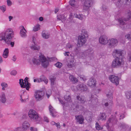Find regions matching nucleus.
I'll return each mask as SVG.
<instances>
[{"label":"nucleus","mask_w":131,"mask_h":131,"mask_svg":"<svg viewBox=\"0 0 131 131\" xmlns=\"http://www.w3.org/2000/svg\"><path fill=\"white\" fill-rule=\"evenodd\" d=\"M39 59L36 58H32V61L33 64L37 66L40 64V62H41L42 66L44 68L47 67V65L48 64L47 62L46 63H44L45 62L44 60H46V57L43 55H41L39 56Z\"/></svg>","instance_id":"obj_1"},{"label":"nucleus","mask_w":131,"mask_h":131,"mask_svg":"<svg viewBox=\"0 0 131 131\" xmlns=\"http://www.w3.org/2000/svg\"><path fill=\"white\" fill-rule=\"evenodd\" d=\"M13 32L12 29L8 28L0 33V41H4L5 43L10 38H11V35Z\"/></svg>","instance_id":"obj_2"},{"label":"nucleus","mask_w":131,"mask_h":131,"mask_svg":"<svg viewBox=\"0 0 131 131\" xmlns=\"http://www.w3.org/2000/svg\"><path fill=\"white\" fill-rule=\"evenodd\" d=\"M115 58L112 62L111 66L112 67L117 68L119 67H122L124 63L123 59L121 58H118V57Z\"/></svg>","instance_id":"obj_3"},{"label":"nucleus","mask_w":131,"mask_h":131,"mask_svg":"<svg viewBox=\"0 0 131 131\" xmlns=\"http://www.w3.org/2000/svg\"><path fill=\"white\" fill-rule=\"evenodd\" d=\"M36 111L33 110H30L28 113V115L31 119L35 120L36 121H39L41 119L40 117L36 114Z\"/></svg>","instance_id":"obj_4"},{"label":"nucleus","mask_w":131,"mask_h":131,"mask_svg":"<svg viewBox=\"0 0 131 131\" xmlns=\"http://www.w3.org/2000/svg\"><path fill=\"white\" fill-rule=\"evenodd\" d=\"M123 50L119 49H115L113 51L112 55L114 58L118 57L123 59L124 56L122 55Z\"/></svg>","instance_id":"obj_5"},{"label":"nucleus","mask_w":131,"mask_h":131,"mask_svg":"<svg viewBox=\"0 0 131 131\" xmlns=\"http://www.w3.org/2000/svg\"><path fill=\"white\" fill-rule=\"evenodd\" d=\"M45 92L43 91L38 90L35 92L34 94L35 97L37 101H40L43 98Z\"/></svg>","instance_id":"obj_6"},{"label":"nucleus","mask_w":131,"mask_h":131,"mask_svg":"<svg viewBox=\"0 0 131 131\" xmlns=\"http://www.w3.org/2000/svg\"><path fill=\"white\" fill-rule=\"evenodd\" d=\"M88 37H85L84 36L79 35L78 37L77 46L78 47H81L85 43L86 41V38Z\"/></svg>","instance_id":"obj_7"},{"label":"nucleus","mask_w":131,"mask_h":131,"mask_svg":"<svg viewBox=\"0 0 131 131\" xmlns=\"http://www.w3.org/2000/svg\"><path fill=\"white\" fill-rule=\"evenodd\" d=\"M29 126L30 125L28 122L25 121L22 124V127H17L15 129L14 131H23V130H27L29 127Z\"/></svg>","instance_id":"obj_8"},{"label":"nucleus","mask_w":131,"mask_h":131,"mask_svg":"<svg viewBox=\"0 0 131 131\" xmlns=\"http://www.w3.org/2000/svg\"><path fill=\"white\" fill-rule=\"evenodd\" d=\"M109 79L114 84L117 85L119 84V78L118 76L111 75L109 76Z\"/></svg>","instance_id":"obj_9"},{"label":"nucleus","mask_w":131,"mask_h":131,"mask_svg":"<svg viewBox=\"0 0 131 131\" xmlns=\"http://www.w3.org/2000/svg\"><path fill=\"white\" fill-rule=\"evenodd\" d=\"M118 42V41L117 39L112 38L109 39L107 43L109 47L111 48L114 47L116 46Z\"/></svg>","instance_id":"obj_10"},{"label":"nucleus","mask_w":131,"mask_h":131,"mask_svg":"<svg viewBox=\"0 0 131 131\" xmlns=\"http://www.w3.org/2000/svg\"><path fill=\"white\" fill-rule=\"evenodd\" d=\"M77 99L78 103L79 104H84L86 101L85 97L84 95L77 96Z\"/></svg>","instance_id":"obj_11"},{"label":"nucleus","mask_w":131,"mask_h":131,"mask_svg":"<svg viewBox=\"0 0 131 131\" xmlns=\"http://www.w3.org/2000/svg\"><path fill=\"white\" fill-rule=\"evenodd\" d=\"M100 42L102 45H105L107 44L108 42L107 37L105 35H103L100 37L99 39Z\"/></svg>","instance_id":"obj_12"},{"label":"nucleus","mask_w":131,"mask_h":131,"mask_svg":"<svg viewBox=\"0 0 131 131\" xmlns=\"http://www.w3.org/2000/svg\"><path fill=\"white\" fill-rule=\"evenodd\" d=\"M96 81L95 79L93 77L91 78L88 82V85L92 88L96 86Z\"/></svg>","instance_id":"obj_13"},{"label":"nucleus","mask_w":131,"mask_h":131,"mask_svg":"<svg viewBox=\"0 0 131 131\" xmlns=\"http://www.w3.org/2000/svg\"><path fill=\"white\" fill-rule=\"evenodd\" d=\"M14 32L13 33H12V35H11V38H10L9 39H8L5 42L8 45H10L12 47L14 46L15 44L14 41H13L12 40V39L14 37Z\"/></svg>","instance_id":"obj_14"},{"label":"nucleus","mask_w":131,"mask_h":131,"mask_svg":"<svg viewBox=\"0 0 131 131\" xmlns=\"http://www.w3.org/2000/svg\"><path fill=\"white\" fill-rule=\"evenodd\" d=\"M77 88L79 90L81 91L82 92L84 91H86L87 90V87L86 86L82 83L78 85L77 86Z\"/></svg>","instance_id":"obj_15"},{"label":"nucleus","mask_w":131,"mask_h":131,"mask_svg":"<svg viewBox=\"0 0 131 131\" xmlns=\"http://www.w3.org/2000/svg\"><path fill=\"white\" fill-rule=\"evenodd\" d=\"M21 27L22 29L20 31V35L22 37L25 38L27 37V35L26 33L27 31L23 26H21Z\"/></svg>","instance_id":"obj_16"},{"label":"nucleus","mask_w":131,"mask_h":131,"mask_svg":"<svg viewBox=\"0 0 131 131\" xmlns=\"http://www.w3.org/2000/svg\"><path fill=\"white\" fill-rule=\"evenodd\" d=\"M47 57L48 59L46 57V60H44V61H45V62H44V63H46V62H47V63H48V64L47 65V67L49 65V62H52L53 61H55L57 59V58L55 57L49 58L48 57Z\"/></svg>","instance_id":"obj_17"},{"label":"nucleus","mask_w":131,"mask_h":131,"mask_svg":"<svg viewBox=\"0 0 131 131\" xmlns=\"http://www.w3.org/2000/svg\"><path fill=\"white\" fill-rule=\"evenodd\" d=\"M76 118L78 122H79L80 124H82L84 123V119L82 115H78L77 117L76 116Z\"/></svg>","instance_id":"obj_18"},{"label":"nucleus","mask_w":131,"mask_h":131,"mask_svg":"<svg viewBox=\"0 0 131 131\" xmlns=\"http://www.w3.org/2000/svg\"><path fill=\"white\" fill-rule=\"evenodd\" d=\"M107 122L109 123H112L113 124H116L117 123V120L115 117H109L108 120Z\"/></svg>","instance_id":"obj_19"},{"label":"nucleus","mask_w":131,"mask_h":131,"mask_svg":"<svg viewBox=\"0 0 131 131\" xmlns=\"http://www.w3.org/2000/svg\"><path fill=\"white\" fill-rule=\"evenodd\" d=\"M92 0H85L84 3V5L85 7L89 8L92 4Z\"/></svg>","instance_id":"obj_20"},{"label":"nucleus","mask_w":131,"mask_h":131,"mask_svg":"<svg viewBox=\"0 0 131 131\" xmlns=\"http://www.w3.org/2000/svg\"><path fill=\"white\" fill-rule=\"evenodd\" d=\"M99 120L103 121L105 120L106 119V114L105 113H100V114L99 116Z\"/></svg>","instance_id":"obj_21"},{"label":"nucleus","mask_w":131,"mask_h":131,"mask_svg":"<svg viewBox=\"0 0 131 131\" xmlns=\"http://www.w3.org/2000/svg\"><path fill=\"white\" fill-rule=\"evenodd\" d=\"M69 79L71 82L75 84L78 81V79L73 75H70L69 76Z\"/></svg>","instance_id":"obj_22"},{"label":"nucleus","mask_w":131,"mask_h":131,"mask_svg":"<svg viewBox=\"0 0 131 131\" xmlns=\"http://www.w3.org/2000/svg\"><path fill=\"white\" fill-rule=\"evenodd\" d=\"M0 101L3 103H5L6 102V99L5 93H2L1 95L0 96Z\"/></svg>","instance_id":"obj_23"},{"label":"nucleus","mask_w":131,"mask_h":131,"mask_svg":"<svg viewBox=\"0 0 131 131\" xmlns=\"http://www.w3.org/2000/svg\"><path fill=\"white\" fill-rule=\"evenodd\" d=\"M42 35L43 38L44 39H47L50 37V34L45 31L43 30L42 33Z\"/></svg>","instance_id":"obj_24"},{"label":"nucleus","mask_w":131,"mask_h":131,"mask_svg":"<svg viewBox=\"0 0 131 131\" xmlns=\"http://www.w3.org/2000/svg\"><path fill=\"white\" fill-rule=\"evenodd\" d=\"M49 110L50 112V115L53 117H55L56 115L54 114L53 112L54 109L51 105H50L49 106Z\"/></svg>","instance_id":"obj_25"},{"label":"nucleus","mask_w":131,"mask_h":131,"mask_svg":"<svg viewBox=\"0 0 131 131\" xmlns=\"http://www.w3.org/2000/svg\"><path fill=\"white\" fill-rule=\"evenodd\" d=\"M9 52L8 48H6L3 51L2 56L4 58H7L8 56Z\"/></svg>","instance_id":"obj_26"},{"label":"nucleus","mask_w":131,"mask_h":131,"mask_svg":"<svg viewBox=\"0 0 131 131\" xmlns=\"http://www.w3.org/2000/svg\"><path fill=\"white\" fill-rule=\"evenodd\" d=\"M40 80L41 82L43 81L45 83L47 84L48 83V79H47L46 77L43 75H42L40 78Z\"/></svg>","instance_id":"obj_27"},{"label":"nucleus","mask_w":131,"mask_h":131,"mask_svg":"<svg viewBox=\"0 0 131 131\" xmlns=\"http://www.w3.org/2000/svg\"><path fill=\"white\" fill-rule=\"evenodd\" d=\"M83 15L82 14H78L75 13V14H74V15H73V17H75L80 19L82 20L83 18Z\"/></svg>","instance_id":"obj_28"},{"label":"nucleus","mask_w":131,"mask_h":131,"mask_svg":"<svg viewBox=\"0 0 131 131\" xmlns=\"http://www.w3.org/2000/svg\"><path fill=\"white\" fill-rule=\"evenodd\" d=\"M81 34L82 36H84L85 37H88V32L85 29H82L81 31Z\"/></svg>","instance_id":"obj_29"},{"label":"nucleus","mask_w":131,"mask_h":131,"mask_svg":"<svg viewBox=\"0 0 131 131\" xmlns=\"http://www.w3.org/2000/svg\"><path fill=\"white\" fill-rule=\"evenodd\" d=\"M125 95L127 99L131 100V91L126 92L125 93Z\"/></svg>","instance_id":"obj_30"},{"label":"nucleus","mask_w":131,"mask_h":131,"mask_svg":"<svg viewBox=\"0 0 131 131\" xmlns=\"http://www.w3.org/2000/svg\"><path fill=\"white\" fill-rule=\"evenodd\" d=\"M30 84L29 82L25 83L24 86H23V88H26V90L29 91V89L30 88Z\"/></svg>","instance_id":"obj_31"},{"label":"nucleus","mask_w":131,"mask_h":131,"mask_svg":"<svg viewBox=\"0 0 131 131\" xmlns=\"http://www.w3.org/2000/svg\"><path fill=\"white\" fill-rule=\"evenodd\" d=\"M76 1L75 0H70L69 1V3L70 5L72 7H75L76 6Z\"/></svg>","instance_id":"obj_32"},{"label":"nucleus","mask_w":131,"mask_h":131,"mask_svg":"<svg viewBox=\"0 0 131 131\" xmlns=\"http://www.w3.org/2000/svg\"><path fill=\"white\" fill-rule=\"evenodd\" d=\"M95 128L98 130H101L103 129L102 127H101L99 124L97 122L95 124Z\"/></svg>","instance_id":"obj_33"},{"label":"nucleus","mask_w":131,"mask_h":131,"mask_svg":"<svg viewBox=\"0 0 131 131\" xmlns=\"http://www.w3.org/2000/svg\"><path fill=\"white\" fill-rule=\"evenodd\" d=\"M19 83L20 85L21 88H23V86H24L25 82H24L23 80V79H20L19 80Z\"/></svg>","instance_id":"obj_34"},{"label":"nucleus","mask_w":131,"mask_h":131,"mask_svg":"<svg viewBox=\"0 0 131 131\" xmlns=\"http://www.w3.org/2000/svg\"><path fill=\"white\" fill-rule=\"evenodd\" d=\"M97 95L96 94H92L90 97V100L92 102L93 100H96L97 99Z\"/></svg>","instance_id":"obj_35"},{"label":"nucleus","mask_w":131,"mask_h":131,"mask_svg":"<svg viewBox=\"0 0 131 131\" xmlns=\"http://www.w3.org/2000/svg\"><path fill=\"white\" fill-rule=\"evenodd\" d=\"M113 68L112 66L107 68V71L108 73H112L113 72Z\"/></svg>","instance_id":"obj_36"},{"label":"nucleus","mask_w":131,"mask_h":131,"mask_svg":"<svg viewBox=\"0 0 131 131\" xmlns=\"http://www.w3.org/2000/svg\"><path fill=\"white\" fill-rule=\"evenodd\" d=\"M56 79V78H51L50 80L51 82V86H53L54 84V82Z\"/></svg>","instance_id":"obj_37"},{"label":"nucleus","mask_w":131,"mask_h":131,"mask_svg":"<svg viewBox=\"0 0 131 131\" xmlns=\"http://www.w3.org/2000/svg\"><path fill=\"white\" fill-rule=\"evenodd\" d=\"M40 25L39 24H38L37 26L34 27L33 30L34 31H36L40 29Z\"/></svg>","instance_id":"obj_38"},{"label":"nucleus","mask_w":131,"mask_h":131,"mask_svg":"<svg viewBox=\"0 0 131 131\" xmlns=\"http://www.w3.org/2000/svg\"><path fill=\"white\" fill-rule=\"evenodd\" d=\"M55 65L56 67L60 69L61 68L62 64L59 62H58L55 64Z\"/></svg>","instance_id":"obj_39"},{"label":"nucleus","mask_w":131,"mask_h":131,"mask_svg":"<svg viewBox=\"0 0 131 131\" xmlns=\"http://www.w3.org/2000/svg\"><path fill=\"white\" fill-rule=\"evenodd\" d=\"M109 101L110 102L107 100L108 102L105 103L104 105L106 107L108 105L111 106L113 102L112 101L110 100H109Z\"/></svg>","instance_id":"obj_40"},{"label":"nucleus","mask_w":131,"mask_h":131,"mask_svg":"<svg viewBox=\"0 0 131 131\" xmlns=\"http://www.w3.org/2000/svg\"><path fill=\"white\" fill-rule=\"evenodd\" d=\"M57 19L60 20L64 19V15L63 14L59 15L57 16Z\"/></svg>","instance_id":"obj_41"},{"label":"nucleus","mask_w":131,"mask_h":131,"mask_svg":"<svg viewBox=\"0 0 131 131\" xmlns=\"http://www.w3.org/2000/svg\"><path fill=\"white\" fill-rule=\"evenodd\" d=\"M64 98L66 101L67 102H69L71 99V98L70 95L65 96Z\"/></svg>","instance_id":"obj_42"},{"label":"nucleus","mask_w":131,"mask_h":131,"mask_svg":"<svg viewBox=\"0 0 131 131\" xmlns=\"http://www.w3.org/2000/svg\"><path fill=\"white\" fill-rule=\"evenodd\" d=\"M0 9L4 13L6 10V6L3 5L2 6H0Z\"/></svg>","instance_id":"obj_43"},{"label":"nucleus","mask_w":131,"mask_h":131,"mask_svg":"<svg viewBox=\"0 0 131 131\" xmlns=\"http://www.w3.org/2000/svg\"><path fill=\"white\" fill-rule=\"evenodd\" d=\"M106 95L108 98L111 100L113 98V94L111 93H109L107 94Z\"/></svg>","instance_id":"obj_44"},{"label":"nucleus","mask_w":131,"mask_h":131,"mask_svg":"<svg viewBox=\"0 0 131 131\" xmlns=\"http://www.w3.org/2000/svg\"><path fill=\"white\" fill-rule=\"evenodd\" d=\"M31 48L32 49H33L34 50H38L40 49V47H37L35 44L34 45L31 46Z\"/></svg>","instance_id":"obj_45"},{"label":"nucleus","mask_w":131,"mask_h":131,"mask_svg":"<svg viewBox=\"0 0 131 131\" xmlns=\"http://www.w3.org/2000/svg\"><path fill=\"white\" fill-rule=\"evenodd\" d=\"M125 37L127 39H128L130 41H131V35L129 34H126Z\"/></svg>","instance_id":"obj_46"},{"label":"nucleus","mask_w":131,"mask_h":131,"mask_svg":"<svg viewBox=\"0 0 131 131\" xmlns=\"http://www.w3.org/2000/svg\"><path fill=\"white\" fill-rule=\"evenodd\" d=\"M121 126L123 128H127L129 127L127 125L123 123L121 124Z\"/></svg>","instance_id":"obj_47"},{"label":"nucleus","mask_w":131,"mask_h":131,"mask_svg":"<svg viewBox=\"0 0 131 131\" xmlns=\"http://www.w3.org/2000/svg\"><path fill=\"white\" fill-rule=\"evenodd\" d=\"M17 71L16 70H13L11 71L10 74L12 75L15 76L17 74Z\"/></svg>","instance_id":"obj_48"},{"label":"nucleus","mask_w":131,"mask_h":131,"mask_svg":"<svg viewBox=\"0 0 131 131\" xmlns=\"http://www.w3.org/2000/svg\"><path fill=\"white\" fill-rule=\"evenodd\" d=\"M1 85L3 87L6 88L7 87V84L5 82L2 83L1 84Z\"/></svg>","instance_id":"obj_49"},{"label":"nucleus","mask_w":131,"mask_h":131,"mask_svg":"<svg viewBox=\"0 0 131 131\" xmlns=\"http://www.w3.org/2000/svg\"><path fill=\"white\" fill-rule=\"evenodd\" d=\"M30 129L31 131H37V128L34 127H30Z\"/></svg>","instance_id":"obj_50"},{"label":"nucleus","mask_w":131,"mask_h":131,"mask_svg":"<svg viewBox=\"0 0 131 131\" xmlns=\"http://www.w3.org/2000/svg\"><path fill=\"white\" fill-rule=\"evenodd\" d=\"M75 107L79 109V110H81L82 109L81 108V107L83 108L82 106L81 105H77L75 106Z\"/></svg>","instance_id":"obj_51"},{"label":"nucleus","mask_w":131,"mask_h":131,"mask_svg":"<svg viewBox=\"0 0 131 131\" xmlns=\"http://www.w3.org/2000/svg\"><path fill=\"white\" fill-rule=\"evenodd\" d=\"M7 5L9 6H11L12 4V3L10 0H7Z\"/></svg>","instance_id":"obj_52"},{"label":"nucleus","mask_w":131,"mask_h":131,"mask_svg":"<svg viewBox=\"0 0 131 131\" xmlns=\"http://www.w3.org/2000/svg\"><path fill=\"white\" fill-rule=\"evenodd\" d=\"M81 79H82L84 81H85L87 80V79L86 78L84 77V75H81L80 76Z\"/></svg>","instance_id":"obj_53"},{"label":"nucleus","mask_w":131,"mask_h":131,"mask_svg":"<svg viewBox=\"0 0 131 131\" xmlns=\"http://www.w3.org/2000/svg\"><path fill=\"white\" fill-rule=\"evenodd\" d=\"M107 7L104 5H102V10L104 11L107 9Z\"/></svg>","instance_id":"obj_54"},{"label":"nucleus","mask_w":131,"mask_h":131,"mask_svg":"<svg viewBox=\"0 0 131 131\" xmlns=\"http://www.w3.org/2000/svg\"><path fill=\"white\" fill-rule=\"evenodd\" d=\"M121 0H118L117 3H116L117 5L118 6L120 5L121 4Z\"/></svg>","instance_id":"obj_55"},{"label":"nucleus","mask_w":131,"mask_h":131,"mask_svg":"<svg viewBox=\"0 0 131 131\" xmlns=\"http://www.w3.org/2000/svg\"><path fill=\"white\" fill-rule=\"evenodd\" d=\"M57 127V128H60V123H56L55 125Z\"/></svg>","instance_id":"obj_56"},{"label":"nucleus","mask_w":131,"mask_h":131,"mask_svg":"<svg viewBox=\"0 0 131 131\" xmlns=\"http://www.w3.org/2000/svg\"><path fill=\"white\" fill-rule=\"evenodd\" d=\"M44 120L45 122H47V123H49V121L48 118L46 117H44Z\"/></svg>","instance_id":"obj_57"},{"label":"nucleus","mask_w":131,"mask_h":131,"mask_svg":"<svg viewBox=\"0 0 131 131\" xmlns=\"http://www.w3.org/2000/svg\"><path fill=\"white\" fill-rule=\"evenodd\" d=\"M68 67L69 68H72V67L73 66V64L68 63Z\"/></svg>","instance_id":"obj_58"},{"label":"nucleus","mask_w":131,"mask_h":131,"mask_svg":"<svg viewBox=\"0 0 131 131\" xmlns=\"http://www.w3.org/2000/svg\"><path fill=\"white\" fill-rule=\"evenodd\" d=\"M28 78L27 77H26L24 79V81H25V83H26L29 82L28 81Z\"/></svg>","instance_id":"obj_59"},{"label":"nucleus","mask_w":131,"mask_h":131,"mask_svg":"<svg viewBox=\"0 0 131 131\" xmlns=\"http://www.w3.org/2000/svg\"><path fill=\"white\" fill-rule=\"evenodd\" d=\"M127 58L129 61L130 62H131V55L130 54L129 55Z\"/></svg>","instance_id":"obj_60"},{"label":"nucleus","mask_w":131,"mask_h":131,"mask_svg":"<svg viewBox=\"0 0 131 131\" xmlns=\"http://www.w3.org/2000/svg\"><path fill=\"white\" fill-rule=\"evenodd\" d=\"M16 59V58L15 56H14L12 57V60L14 61H15Z\"/></svg>","instance_id":"obj_61"},{"label":"nucleus","mask_w":131,"mask_h":131,"mask_svg":"<svg viewBox=\"0 0 131 131\" xmlns=\"http://www.w3.org/2000/svg\"><path fill=\"white\" fill-rule=\"evenodd\" d=\"M59 100L60 102L62 104H65V103L63 102L62 100L59 99Z\"/></svg>","instance_id":"obj_62"},{"label":"nucleus","mask_w":131,"mask_h":131,"mask_svg":"<svg viewBox=\"0 0 131 131\" xmlns=\"http://www.w3.org/2000/svg\"><path fill=\"white\" fill-rule=\"evenodd\" d=\"M109 122H107V123L106 124V125L105 126H106L107 129L108 128L110 127L109 126Z\"/></svg>","instance_id":"obj_63"},{"label":"nucleus","mask_w":131,"mask_h":131,"mask_svg":"<svg viewBox=\"0 0 131 131\" xmlns=\"http://www.w3.org/2000/svg\"><path fill=\"white\" fill-rule=\"evenodd\" d=\"M43 20V18L42 17H40L39 18V20L41 21H42Z\"/></svg>","instance_id":"obj_64"}]
</instances>
